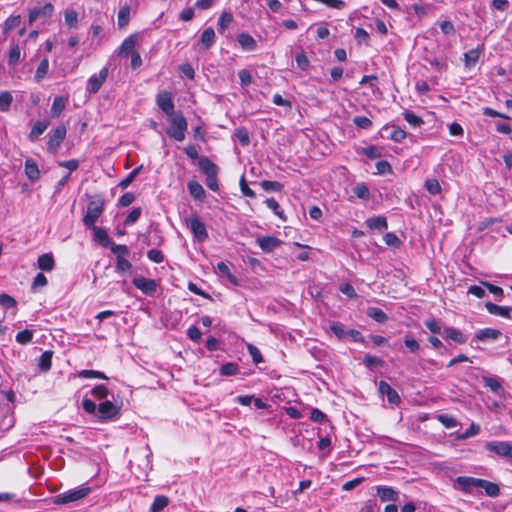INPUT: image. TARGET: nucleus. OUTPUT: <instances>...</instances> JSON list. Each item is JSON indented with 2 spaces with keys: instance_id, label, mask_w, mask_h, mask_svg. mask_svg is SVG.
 <instances>
[{
  "instance_id": "44",
  "label": "nucleus",
  "mask_w": 512,
  "mask_h": 512,
  "mask_svg": "<svg viewBox=\"0 0 512 512\" xmlns=\"http://www.w3.org/2000/svg\"><path fill=\"white\" fill-rule=\"evenodd\" d=\"M21 60V51L18 45L11 47L9 51L8 64L16 66Z\"/></svg>"
},
{
  "instance_id": "42",
  "label": "nucleus",
  "mask_w": 512,
  "mask_h": 512,
  "mask_svg": "<svg viewBox=\"0 0 512 512\" xmlns=\"http://www.w3.org/2000/svg\"><path fill=\"white\" fill-rule=\"evenodd\" d=\"M234 136L236 137V139L240 142V144L242 146H248L249 145V143H250V136H249L248 130L245 127L238 128L235 131Z\"/></svg>"
},
{
  "instance_id": "4",
  "label": "nucleus",
  "mask_w": 512,
  "mask_h": 512,
  "mask_svg": "<svg viewBox=\"0 0 512 512\" xmlns=\"http://www.w3.org/2000/svg\"><path fill=\"white\" fill-rule=\"evenodd\" d=\"M105 202L103 199L91 200L88 203L86 214L83 217V223L87 227L95 225L98 218L104 211Z\"/></svg>"
},
{
  "instance_id": "16",
  "label": "nucleus",
  "mask_w": 512,
  "mask_h": 512,
  "mask_svg": "<svg viewBox=\"0 0 512 512\" xmlns=\"http://www.w3.org/2000/svg\"><path fill=\"white\" fill-rule=\"evenodd\" d=\"M376 494L380 498L381 501H393L396 502L399 498V493L394 490L392 487L388 486H377L376 487Z\"/></svg>"
},
{
  "instance_id": "41",
  "label": "nucleus",
  "mask_w": 512,
  "mask_h": 512,
  "mask_svg": "<svg viewBox=\"0 0 512 512\" xmlns=\"http://www.w3.org/2000/svg\"><path fill=\"white\" fill-rule=\"evenodd\" d=\"M353 193L362 200L370 198V191L365 183H357L353 188Z\"/></svg>"
},
{
  "instance_id": "32",
  "label": "nucleus",
  "mask_w": 512,
  "mask_h": 512,
  "mask_svg": "<svg viewBox=\"0 0 512 512\" xmlns=\"http://www.w3.org/2000/svg\"><path fill=\"white\" fill-rule=\"evenodd\" d=\"M443 335H444V337L451 339L459 344H462L465 342V337L462 334V332L453 327H446L443 330Z\"/></svg>"
},
{
  "instance_id": "24",
  "label": "nucleus",
  "mask_w": 512,
  "mask_h": 512,
  "mask_svg": "<svg viewBox=\"0 0 512 512\" xmlns=\"http://www.w3.org/2000/svg\"><path fill=\"white\" fill-rule=\"evenodd\" d=\"M38 268L43 271H51L54 269L55 261L51 253L42 254L37 260Z\"/></svg>"
},
{
  "instance_id": "9",
  "label": "nucleus",
  "mask_w": 512,
  "mask_h": 512,
  "mask_svg": "<svg viewBox=\"0 0 512 512\" xmlns=\"http://www.w3.org/2000/svg\"><path fill=\"white\" fill-rule=\"evenodd\" d=\"M133 285L146 295H153L157 291V283L155 280L145 278L143 276L135 277L132 281Z\"/></svg>"
},
{
  "instance_id": "13",
  "label": "nucleus",
  "mask_w": 512,
  "mask_h": 512,
  "mask_svg": "<svg viewBox=\"0 0 512 512\" xmlns=\"http://www.w3.org/2000/svg\"><path fill=\"white\" fill-rule=\"evenodd\" d=\"M482 380L485 387L489 388L496 395L502 396L504 394L505 390L499 377L483 375Z\"/></svg>"
},
{
  "instance_id": "19",
  "label": "nucleus",
  "mask_w": 512,
  "mask_h": 512,
  "mask_svg": "<svg viewBox=\"0 0 512 512\" xmlns=\"http://www.w3.org/2000/svg\"><path fill=\"white\" fill-rule=\"evenodd\" d=\"M485 307L487 311L492 315L501 316L504 318H510V312L512 310L511 307L508 306H499L492 302H486Z\"/></svg>"
},
{
  "instance_id": "63",
  "label": "nucleus",
  "mask_w": 512,
  "mask_h": 512,
  "mask_svg": "<svg viewBox=\"0 0 512 512\" xmlns=\"http://www.w3.org/2000/svg\"><path fill=\"white\" fill-rule=\"evenodd\" d=\"M240 84L243 87L249 86L252 83V75L247 69H242L238 73Z\"/></svg>"
},
{
  "instance_id": "22",
  "label": "nucleus",
  "mask_w": 512,
  "mask_h": 512,
  "mask_svg": "<svg viewBox=\"0 0 512 512\" xmlns=\"http://www.w3.org/2000/svg\"><path fill=\"white\" fill-rule=\"evenodd\" d=\"M25 174L32 182L37 181L40 178V171L34 160L27 159L25 161Z\"/></svg>"
},
{
  "instance_id": "37",
  "label": "nucleus",
  "mask_w": 512,
  "mask_h": 512,
  "mask_svg": "<svg viewBox=\"0 0 512 512\" xmlns=\"http://www.w3.org/2000/svg\"><path fill=\"white\" fill-rule=\"evenodd\" d=\"M168 503V497L164 495H158L154 498V501L150 507V512H160L168 505Z\"/></svg>"
},
{
  "instance_id": "11",
  "label": "nucleus",
  "mask_w": 512,
  "mask_h": 512,
  "mask_svg": "<svg viewBox=\"0 0 512 512\" xmlns=\"http://www.w3.org/2000/svg\"><path fill=\"white\" fill-rule=\"evenodd\" d=\"M54 6L51 3L45 4L43 7H36L29 12L28 21L32 24L39 18H49L52 16Z\"/></svg>"
},
{
  "instance_id": "6",
  "label": "nucleus",
  "mask_w": 512,
  "mask_h": 512,
  "mask_svg": "<svg viewBox=\"0 0 512 512\" xmlns=\"http://www.w3.org/2000/svg\"><path fill=\"white\" fill-rule=\"evenodd\" d=\"M485 449L501 457L512 460V445L506 441H490L485 444Z\"/></svg>"
},
{
  "instance_id": "51",
  "label": "nucleus",
  "mask_w": 512,
  "mask_h": 512,
  "mask_svg": "<svg viewBox=\"0 0 512 512\" xmlns=\"http://www.w3.org/2000/svg\"><path fill=\"white\" fill-rule=\"evenodd\" d=\"M47 283L46 276L43 273H38L31 284V291L36 292L39 288L45 287Z\"/></svg>"
},
{
  "instance_id": "31",
  "label": "nucleus",
  "mask_w": 512,
  "mask_h": 512,
  "mask_svg": "<svg viewBox=\"0 0 512 512\" xmlns=\"http://www.w3.org/2000/svg\"><path fill=\"white\" fill-rule=\"evenodd\" d=\"M214 42H215V32H214L213 28H211V27L206 28L200 37V44H202L205 49H209L210 47H212Z\"/></svg>"
},
{
  "instance_id": "52",
  "label": "nucleus",
  "mask_w": 512,
  "mask_h": 512,
  "mask_svg": "<svg viewBox=\"0 0 512 512\" xmlns=\"http://www.w3.org/2000/svg\"><path fill=\"white\" fill-rule=\"evenodd\" d=\"M403 115L404 119L413 127H419L424 123L419 116L415 115L411 111H405Z\"/></svg>"
},
{
  "instance_id": "62",
  "label": "nucleus",
  "mask_w": 512,
  "mask_h": 512,
  "mask_svg": "<svg viewBox=\"0 0 512 512\" xmlns=\"http://www.w3.org/2000/svg\"><path fill=\"white\" fill-rule=\"evenodd\" d=\"M354 124L361 129H369L372 126V121L366 116H356L353 119Z\"/></svg>"
},
{
  "instance_id": "8",
  "label": "nucleus",
  "mask_w": 512,
  "mask_h": 512,
  "mask_svg": "<svg viewBox=\"0 0 512 512\" xmlns=\"http://www.w3.org/2000/svg\"><path fill=\"white\" fill-rule=\"evenodd\" d=\"M108 77V68L103 67L98 74L92 75L87 82V91L97 93Z\"/></svg>"
},
{
  "instance_id": "27",
  "label": "nucleus",
  "mask_w": 512,
  "mask_h": 512,
  "mask_svg": "<svg viewBox=\"0 0 512 512\" xmlns=\"http://www.w3.org/2000/svg\"><path fill=\"white\" fill-rule=\"evenodd\" d=\"M48 126L49 122L47 121H37L29 133V140L31 142L36 141L39 138V136H41L44 133Z\"/></svg>"
},
{
  "instance_id": "21",
  "label": "nucleus",
  "mask_w": 512,
  "mask_h": 512,
  "mask_svg": "<svg viewBox=\"0 0 512 512\" xmlns=\"http://www.w3.org/2000/svg\"><path fill=\"white\" fill-rule=\"evenodd\" d=\"M91 228L94 231V240L103 247L108 248L112 241L110 240L107 231L95 225L91 226Z\"/></svg>"
},
{
  "instance_id": "60",
  "label": "nucleus",
  "mask_w": 512,
  "mask_h": 512,
  "mask_svg": "<svg viewBox=\"0 0 512 512\" xmlns=\"http://www.w3.org/2000/svg\"><path fill=\"white\" fill-rule=\"evenodd\" d=\"M141 169V166L138 167V168H135L134 170H132L128 176L126 178H124L120 183H119V187L121 189H126L132 182L133 180L135 179V177L138 175L139 171Z\"/></svg>"
},
{
  "instance_id": "59",
  "label": "nucleus",
  "mask_w": 512,
  "mask_h": 512,
  "mask_svg": "<svg viewBox=\"0 0 512 512\" xmlns=\"http://www.w3.org/2000/svg\"><path fill=\"white\" fill-rule=\"evenodd\" d=\"M247 349H248L249 354L252 357V360L255 364H259V363L263 362L262 354L256 346H254L252 344H248Z\"/></svg>"
},
{
  "instance_id": "58",
  "label": "nucleus",
  "mask_w": 512,
  "mask_h": 512,
  "mask_svg": "<svg viewBox=\"0 0 512 512\" xmlns=\"http://www.w3.org/2000/svg\"><path fill=\"white\" fill-rule=\"evenodd\" d=\"M142 209L140 207L133 208L132 211L126 217L124 224L126 226L134 224L141 216Z\"/></svg>"
},
{
  "instance_id": "55",
  "label": "nucleus",
  "mask_w": 512,
  "mask_h": 512,
  "mask_svg": "<svg viewBox=\"0 0 512 512\" xmlns=\"http://www.w3.org/2000/svg\"><path fill=\"white\" fill-rule=\"evenodd\" d=\"M438 420L448 429L454 428L458 425L456 418L448 414L439 415Z\"/></svg>"
},
{
  "instance_id": "23",
  "label": "nucleus",
  "mask_w": 512,
  "mask_h": 512,
  "mask_svg": "<svg viewBox=\"0 0 512 512\" xmlns=\"http://www.w3.org/2000/svg\"><path fill=\"white\" fill-rule=\"evenodd\" d=\"M198 165L200 170L206 175L210 176L212 174L218 173V167L215 163H213L209 158L202 157L198 161Z\"/></svg>"
},
{
  "instance_id": "5",
  "label": "nucleus",
  "mask_w": 512,
  "mask_h": 512,
  "mask_svg": "<svg viewBox=\"0 0 512 512\" xmlns=\"http://www.w3.org/2000/svg\"><path fill=\"white\" fill-rule=\"evenodd\" d=\"M185 223L193 236L200 242L208 239V232L203 222L200 221L197 214H192L185 219Z\"/></svg>"
},
{
  "instance_id": "2",
  "label": "nucleus",
  "mask_w": 512,
  "mask_h": 512,
  "mask_svg": "<svg viewBox=\"0 0 512 512\" xmlns=\"http://www.w3.org/2000/svg\"><path fill=\"white\" fill-rule=\"evenodd\" d=\"M169 120L172 126L167 129V134L176 141H183L187 130V121L183 113L177 111L169 116Z\"/></svg>"
},
{
  "instance_id": "28",
  "label": "nucleus",
  "mask_w": 512,
  "mask_h": 512,
  "mask_svg": "<svg viewBox=\"0 0 512 512\" xmlns=\"http://www.w3.org/2000/svg\"><path fill=\"white\" fill-rule=\"evenodd\" d=\"M217 269H218L221 277L225 278L232 285L237 286L239 284L237 277L234 276L233 274H231L230 269L226 263L219 262L217 264Z\"/></svg>"
},
{
  "instance_id": "56",
  "label": "nucleus",
  "mask_w": 512,
  "mask_h": 512,
  "mask_svg": "<svg viewBox=\"0 0 512 512\" xmlns=\"http://www.w3.org/2000/svg\"><path fill=\"white\" fill-rule=\"evenodd\" d=\"M425 187L432 195H437L441 192V186L437 179L426 180Z\"/></svg>"
},
{
  "instance_id": "7",
  "label": "nucleus",
  "mask_w": 512,
  "mask_h": 512,
  "mask_svg": "<svg viewBox=\"0 0 512 512\" xmlns=\"http://www.w3.org/2000/svg\"><path fill=\"white\" fill-rule=\"evenodd\" d=\"M66 133L67 130L63 124L57 126L49 135L47 149L51 152H56L65 139Z\"/></svg>"
},
{
  "instance_id": "10",
  "label": "nucleus",
  "mask_w": 512,
  "mask_h": 512,
  "mask_svg": "<svg viewBox=\"0 0 512 512\" xmlns=\"http://www.w3.org/2000/svg\"><path fill=\"white\" fill-rule=\"evenodd\" d=\"M157 105L159 108L169 117L174 114L176 111L174 110V102L171 96V93L164 91L157 95Z\"/></svg>"
},
{
  "instance_id": "18",
  "label": "nucleus",
  "mask_w": 512,
  "mask_h": 512,
  "mask_svg": "<svg viewBox=\"0 0 512 512\" xmlns=\"http://www.w3.org/2000/svg\"><path fill=\"white\" fill-rule=\"evenodd\" d=\"M384 133H387L386 137L394 140L396 142H401L406 138V132L397 126H386L382 130Z\"/></svg>"
},
{
  "instance_id": "45",
  "label": "nucleus",
  "mask_w": 512,
  "mask_h": 512,
  "mask_svg": "<svg viewBox=\"0 0 512 512\" xmlns=\"http://www.w3.org/2000/svg\"><path fill=\"white\" fill-rule=\"evenodd\" d=\"M13 101V96L10 92L4 91L0 94V111H8Z\"/></svg>"
},
{
  "instance_id": "61",
  "label": "nucleus",
  "mask_w": 512,
  "mask_h": 512,
  "mask_svg": "<svg viewBox=\"0 0 512 512\" xmlns=\"http://www.w3.org/2000/svg\"><path fill=\"white\" fill-rule=\"evenodd\" d=\"M233 17L230 13L223 12L219 18L218 25L219 30L224 32V30L228 27V25L232 22Z\"/></svg>"
},
{
  "instance_id": "64",
  "label": "nucleus",
  "mask_w": 512,
  "mask_h": 512,
  "mask_svg": "<svg viewBox=\"0 0 512 512\" xmlns=\"http://www.w3.org/2000/svg\"><path fill=\"white\" fill-rule=\"evenodd\" d=\"M135 201V195L132 193V192H127L125 194H123L119 200H118V205L120 207H128L129 205H131L133 202Z\"/></svg>"
},
{
  "instance_id": "15",
  "label": "nucleus",
  "mask_w": 512,
  "mask_h": 512,
  "mask_svg": "<svg viewBox=\"0 0 512 512\" xmlns=\"http://www.w3.org/2000/svg\"><path fill=\"white\" fill-rule=\"evenodd\" d=\"M257 242L259 247L266 253L274 251L282 244V241L274 236L258 238Z\"/></svg>"
},
{
  "instance_id": "43",
  "label": "nucleus",
  "mask_w": 512,
  "mask_h": 512,
  "mask_svg": "<svg viewBox=\"0 0 512 512\" xmlns=\"http://www.w3.org/2000/svg\"><path fill=\"white\" fill-rule=\"evenodd\" d=\"M49 69V61L47 58H44L37 67L35 72V80L40 82L47 74Z\"/></svg>"
},
{
  "instance_id": "57",
  "label": "nucleus",
  "mask_w": 512,
  "mask_h": 512,
  "mask_svg": "<svg viewBox=\"0 0 512 512\" xmlns=\"http://www.w3.org/2000/svg\"><path fill=\"white\" fill-rule=\"evenodd\" d=\"M132 268L131 262L127 259V257H118L116 259V270L119 272L130 271Z\"/></svg>"
},
{
  "instance_id": "25",
  "label": "nucleus",
  "mask_w": 512,
  "mask_h": 512,
  "mask_svg": "<svg viewBox=\"0 0 512 512\" xmlns=\"http://www.w3.org/2000/svg\"><path fill=\"white\" fill-rule=\"evenodd\" d=\"M237 41L239 45L247 51H253L257 47V43L254 40V38L247 34V33H241L237 36Z\"/></svg>"
},
{
  "instance_id": "17",
  "label": "nucleus",
  "mask_w": 512,
  "mask_h": 512,
  "mask_svg": "<svg viewBox=\"0 0 512 512\" xmlns=\"http://www.w3.org/2000/svg\"><path fill=\"white\" fill-rule=\"evenodd\" d=\"M502 335L501 331L494 328H484L476 332L475 338L480 341L496 340Z\"/></svg>"
},
{
  "instance_id": "1",
  "label": "nucleus",
  "mask_w": 512,
  "mask_h": 512,
  "mask_svg": "<svg viewBox=\"0 0 512 512\" xmlns=\"http://www.w3.org/2000/svg\"><path fill=\"white\" fill-rule=\"evenodd\" d=\"M83 409L88 413L96 416L100 420H112L119 415L120 408L111 401L101 402L98 406L89 398L82 401Z\"/></svg>"
},
{
  "instance_id": "35",
  "label": "nucleus",
  "mask_w": 512,
  "mask_h": 512,
  "mask_svg": "<svg viewBox=\"0 0 512 512\" xmlns=\"http://www.w3.org/2000/svg\"><path fill=\"white\" fill-rule=\"evenodd\" d=\"M482 53L481 48L471 49L464 54V62L466 67H471L477 63Z\"/></svg>"
},
{
  "instance_id": "54",
  "label": "nucleus",
  "mask_w": 512,
  "mask_h": 512,
  "mask_svg": "<svg viewBox=\"0 0 512 512\" xmlns=\"http://www.w3.org/2000/svg\"><path fill=\"white\" fill-rule=\"evenodd\" d=\"M480 432V426L476 423H472L469 428L458 436L459 440H466L470 437L476 436Z\"/></svg>"
},
{
  "instance_id": "47",
  "label": "nucleus",
  "mask_w": 512,
  "mask_h": 512,
  "mask_svg": "<svg viewBox=\"0 0 512 512\" xmlns=\"http://www.w3.org/2000/svg\"><path fill=\"white\" fill-rule=\"evenodd\" d=\"M404 344L411 353H416L420 350L419 342L411 334L404 337Z\"/></svg>"
},
{
  "instance_id": "40",
  "label": "nucleus",
  "mask_w": 512,
  "mask_h": 512,
  "mask_svg": "<svg viewBox=\"0 0 512 512\" xmlns=\"http://www.w3.org/2000/svg\"><path fill=\"white\" fill-rule=\"evenodd\" d=\"M111 249V252L116 255V259H118V257H128L130 255V250L128 249V247L126 245H120V244H115L114 242H111V244L109 245V247Z\"/></svg>"
},
{
  "instance_id": "14",
  "label": "nucleus",
  "mask_w": 512,
  "mask_h": 512,
  "mask_svg": "<svg viewBox=\"0 0 512 512\" xmlns=\"http://www.w3.org/2000/svg\"><path fill=\"white\" fill-rule=\"evenodd\" d=\"M456 483L464 492L471 493L474 488H479V484H481V479L467 476H459L456 479Z\"/></svg>"
},
{
  "instance_id": "36",
  "label": "nucleus",
  "mask_w": 512,
  "mask_h": 512,
  "mask_svg": "<svg viewBox=\"0 0 512 512\" xmlns=\"http://www.w3.org/2000/svg\"><path fill=\"white\" fill-rule=\"evenodd\" d=\"M130 20V7L128 5H124L119 9L118 12V26L119 28H124L128 25Z\"/></svg>"
},
{
  "instance_id": "46",
  "label": "nucleus",
  "mask_w": 512,
  "mask_h": 512,
  "mask_svg": "<svg viewBox=\"0 0 512 512\" xmlns=\"http://www.w3.org/2000/svg\"><path fill=\"white\" fill-rule=\"evenodd\" d=\"M238 369H239L238 364L233 363V362H228V363L223 364L220 367V374L222 376L236 375L238 372Z\"/></svg>"
},
{
  "instance_id": "49",
  "label": "nucleus",
  "mask_w": 512,
  "mask_h": 512,
  "mask_svg": "<svg viewBox=\"0 0 512 512\" xmlns=\"http://www.w3.org/2000/svg\"><path fill=\"white\" fill-rule=\"evenodd\" d=\"M65 23L70 28L76 27L78 23V13L74 9H66Z\"/></svg>"
},
{
  "instance_id": "29",
  "label": "nucleus",
  "mask_w": 512,
  "mask_h": 512,
  "mask_svg": "<svg viewBox=\"0 0 512 512\" xmlns=\"http://www.w3.org/2000/svg\"><path fill=\"white\" fill-rule=\"evenodd\" d=\"M479 488H483L485 490L486 495L489 497H498L500 494V488L496 483L490 482L488 480L481 479V484H479Z\"/></svg>"
},
{
  "instance_id": "26",
  "label": "nucleus",
  "mask_w": 512,
  "mask_h": 512,
  "mask_svg": "<svg viewBox=\"0 0 512 512\" xmlns=\"http://www.w3.org/2000/svg\"><path fill=\"white\" fill-rule=\"evenodd\" d=\"M53 351L46 350L38 359V367L41 372H48L52 365Z\"/></svg>"
},
{
  "instance_id": "39",
  "label": "nucleus",
  "mask_w": 512,
  "mask_h": 512,
  "mask_svg": "<svg viewBox=\"0 0 512 512\" xmlns=\"http://www.w3.org/2000/svg\"><path fill=\"white\" fill-rule=\"evenodd\" d=\"M66 106V100L64 97L56 96L51 106V112L54 116H58L63 112Z\"/></svg>"
},
{
  "instance_id": "20",
  "label": "nucleus",
  "mask_w": 512,
  "mask_h": 512,
  "mask_svg": "<svg viewBox=\"0 0 512 512\" xmlns=\"http://www.w3.org/2000/svg\"><path fill=\"white\" fill-rule=\"evenodd\" d=\"M188 191L195 200H203L205 198V190L203 186L196 180L188 182Z\"/></svg>"
},
{
  "instance_id": "38",
  "label": "nucleus",
  "mask_w": 512,
  "mask_h": 512,
  "mask_svg": "<svg viewBox=\"0 0 512 512\" xmlns=\"http://www.w3.org/2000/svg\"><path fill=\"white\" fill-rule=\"evenodd\" d=\"M21 23V16L20 15H12L9 18L6 19L4 22L3 32L4 34H8L9 31L15 29L18 27Z\"/></svg>"
},
{
  "instance_id": "3",
  "label": "nucleus",
  "mask_w": 512,
  "mask_h": 512,
  "mask_svg": "<svg viewBox=\"0 0 512 512\" xmlns=\"http://www.w3.org/2000/svg\"><path fill=\"white\" fill-rule=\"evenodd\" d=\"M90 492L91 488L84 486L76 489H71L56 495L53 499V503L57 505H65L85 498L90 494Z\"/></svg>"
},
{
  "instance_id": "33",
  "label": "nucleus",
  "mask_w": 512,
  "mask_h": 512,
  "mask_svg": "<svg viewBox=\"0 0 512 512\" xmlns=\"http://www.w3.org/2000/svg\"><path fill=\"white\" fill-rule=\"evenodd\" d=\"M136 45V38L131 35L129 37H127L121 44L120 46V50H119V55L120 56H127L129 53L132 54V52H134V47Z\"/></svg>"
},
{
  "instance_id": "12",
  "label": "nucleus",
  "mask_w": 512,
  "mask_h": 512,
  "mask_svg": "<svg viewBox=\"0 0 512 512\" xmlns=\"http://www.w3.org/2000/svg\"><path fill=\"white\" fill-rule=\"evenodd\" d=\"M379 392L381 395L386 396L389 403L397 405L400 403L401 398L398 392L393 389L386 381L379 382Z\"/></svg>"
},
{
  "instance_id": "48",
  "label": "nucleus",
  "mask_w": 512,
  "mask_h": 512,
  "mask_svg": "<svg viewBox=\"0 0 512 512\" xmlns=\"http://www.w3.org/2000/svg\"><path fill=\"white\" fill-rule=\"evenodd\" d=\"M260 185L267 192H280L283 188V184L278 181L263 180Z\"/></svg>"
},
{
  "instance_id": "53",
  "label": "nucleus",
  "mask_w": 512,
  "mask_h": 512,
  "mask_svg": "<svg viewBox=\"0 0 512 512\" xmlns=\"http://www.w3.org/2000/svg\"><path fill=\"white\" fill-rule=\"evenodd\" d=\"M33 332L31 330L25 329L17 333L16 341L22 345L28 344L32 341Z\"/></svg>"
},
{
  "instance_id": "34",
  "label": "nucleus",
  "mask_w": 512,
  "mask_h": 512,
  "mask_svg": "<svg viewBox=\"0 0 512 512\" xmlns=\"http://www.w3.org/2000/svg\"><path fill=\"white\" fill-rule=\"evenodd\" d=\"M367 316L372 318L377 323H384L388 320L387 314L377 307H369L367 309Z\"/></svg>"
},
{
  "instance_id": "30",
  "label": "nucleus",
  "mask_w": 512,
  "mask_h": 512,
  "mask_svg": "<svg viewBox=\"0 0 512 512\" xmlns=\"http://www.w3.org/2000/svg\"><path fill=\"white\" fill-rule=\"evenodd\" d=\"M366 224L370 229L382 230L387 229V220L383 216H375L366 220Z\"/></svg>"
},
{
  "instance_id": "50",
  "label": "nucleus",
  "mask_w": 512,
  "mask_h": 512,
  "mask_svg": "<svg viewBox=\"0 0 512 512\" xmlns=\"http://www.w3.org/2000/svg\"><path fill=\"white\" fill-rule=\"evenodd\" d=\"M265 203H266L267 207L275 213V215H277L282 220H286L284 217L283 210L280 209L279 203L274 198L266 199Z\"/></svg>"
}]
</instances>
